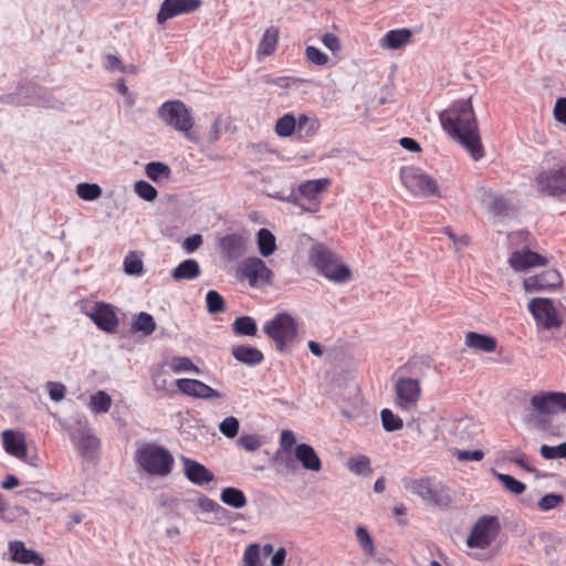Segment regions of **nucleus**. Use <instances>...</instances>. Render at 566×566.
Instances as JSON below:
<instances>
[{
	"label": "nucleus",
	"mask_w": 566,
	"mask_h": 566,
	"mask_svg": "<svg viewBox=\"0 0 566 566\" xmlns=\"http://www.w3.org/2000/svg\"><path fill=\"white\" fill-rule=\"evenodd\" d=\"M439 119L443 130L458 142L473 160L484 157L485 153L472 106V97L454 101L439 114Z\"/></svg>",
	"instance_id": "1"
},
{
	"label": "nucleus",
	"mask_w": 566,
	"mask_h": 566,
	"mask_svg": "<svg viewBox=\"0 0 566 566\" xmlns=\"http://www.w3.org/2000/svg\"><path fill=\"white\" fill-rule=\"evenodd\" d=\"M135 461L150 475L166 476L174 465V457L161 446L142 444L135 453Z\"/></svg>",
	"instance_id": "2"
},
{
	"label": "nucleus",
	"mask_w": 566,
	"mask_h": 566,
	"mask_svg": "<svg viewBox=\"0 0 566 566\" xmlns=\"http://www.w3.org/2000/svg\"><path fill=\"white\" fill-rule=\"evenodd\" d=\"M314 266L329 281L346 283L352 279L350 269L338 262L336 254L323 244H316L311 250Z\"/></svg>",
	"instance_id": "3"
},
{
	"label": "nucleus",
	"mask_w": 566,
	"mask_h": 566,
	"mask_svg": "<svg viewBox=\"0 0 566 566\" xmlns=\"http://www.w3.org/2000/svg\"><path fill=\"white\" fill-rule=\"evenodd\" d=\"M265 335L275 344V349L284 352L297 337L298 325L292 315L282 312L263 326Z\"/></svg>",
	"instance_id": "4"
},
{
	"label": "nucleus",
	"mask_w": 566,
	"mask_h": 566,
	"mask_svg": "<svg viewBox=\"0 0 566 566\" xmlns=\"http://www.w3.org/2000/svg\"><path fill=\"white\" fill-rule=\"evenodd\" d=\"M157 114L167 126L182 133L186 138L196 140L191 132L195 120L185 103L178 99L165 102Z\"/></svg>",
	"instance_id": "5"
},
{
	"label": "nucleus",
	"mask_w": 566,
	"mask_h": 566,
	"mask_svg": "<svg viewBox=\"0 0 566 566\" xmlns=\"http://www.w3.org/2000/svg\"><path fill=\"white\" fill-rule=\"evenodd\" d=\"M405 488L433 505L447 506L451 501L448 490L431 478L406 480Z\"/></svg>",
	"instance_id": "6"
},
{
	"label": "nucleus",
	"mask_w": 566,
	"mask_h": 566,
	"mask_svg": "<svg viewBox=\"0 0 566 566\" xmlns=\"http://www.w3.org/2000/svg\"><path fill=\"white\" fill-rule=\"evenodd\" d=\"M501 532V524L496 516L483 515L473 525L467 545L471 548H488Z\"/></svg>",
	"instance_id": "7"
},
{
	"label": "nucleus",
	"mask_w": 566,
	"mask_h": 566,
	"mask_svg": "<svg viewBox=\"0 0 566 566\" xmlns=\"http://www.w3.org/2000/svg\"><path fill=\"white\" fill-rule=\"evenodd\" d=\"M400 177L405 187L417 197L440 196L436 179L418 168L403 167L400 170Z\"/></svg>",
	"instance_id": "8"
},
{
	"label": "nucleus",
	"mask_w": 566,
	"mask_h": 566,
	"mask_svg": "<svg viewBox=\"0 0 566 566\" xmlns=\"http://www.w3.org/2000/svg\"><path fill=\"white\" fill-rule=\"evenodd\" d=\"M528 311L534 316L537 325L544 329L557 328L563 319L551 298L534 297L530 301Z\"/></svg>",
	"instance_id": "9"
},
{
	"label": "nucleus",
	"mask_w": 566,
	"mask_h": 566,
	"mask_svg": "<svg viewBox=\"0 0 566 566\" xmlns=\"http://www.w3.org/2000/svg\"><path fill=\"white\" fill-rule=\"evenodd\" d=\"M248 238L237 232L227 233L217 239L219 253L228 262H235L243 258L248 251Z\"/></svg>",
	"instance_id": "10"
},
{
	"label": "nucleus",
	"mask_w": 566,
	"mask_h": 566,
	"mask_svg": "<svg viewBox=\"0 0 566 566\" xmlns=\"http://www.w3.org/2000/svg\"><path fill=\"white\" fill-rule=\"evenodd\" d=\"M536 184L541 193L553 197L566 193V166L541 171Z\"/></svg>",
	"instance_id": "11"
},
{
	"label": "nucleus",
	"mask_w": 566,
	"mask_h": 566,
	"mask_svg": "<svg viewBox=\"0 0 566 566\" xmlns=\"http://www.w3.org/2000/svg\"><path fill=\"white\" fill-rule=\"evenodd\" d=\"M531 405L536 411L544 415L566 411V392L548 391L534 395Z\"/></svg>",
	"instance_id": "12"
},
{
	"label": "nucleus",
	"mask_w": 566,
	"mask_h": 566,
	"mask_svg": "<svg viewBox=\"0 0 566 566\" xmlns=\"http://www.w3.org/2000/svg\"><path fill=\"white\" fill-rule=\"evenodd\" d=\"M421 388L418 379L402 377L396 382L397 405L402 409L417 406Z\"/></svg>",
	"instance_id": "13"
},
{
	"label": "nucleus",
	"mask_w": 566,
	"mask_h": 566,
	"mask_svg": "<svg viewBox=\"0 0 566 566\" xmlns=\"http://www.w3.org/2000/svg\"><path fill=\"white\" fill-rule=\"evenodd\" d=\"M241 277L247 279L251 286L269 283L273 275L265 262L260 258H247L240 266Z\"/></svg>",
	"instance_id": "14"
},
{
	"label": "nucleus",
	"mask_w": 566,
	"mask_h": 566,
	"mask_svg": "<svg viewBox=\"0 0 566 566\" xmlns=\"http://www.w3.org/2000/svg\"><path fill=\"white\" fill-rule=\"evenodd\" d=\"M87 315L103 332L114 333L118 327V317L111 304L96 302Z\"/></svg>",
	"instance_id": "15"
},
{
	"label": "nucleus",
	"mask_w": 566,
	"mask_h": 566,
	"mask_svg": "<svg viewBox=\"0 0 566 566\" xmlns=\"http://www.w3.org/2000/svg\"><path fill=\"white\" fill-rule=\"evenodd\" d=\"M2 447L4 451L17 458L18 460L28 462L30 465L36 467L33 461H28V446L25 434L19 430L2 431Z\"/></svg>",
	"instance_id": "16"
},
{
	"label": "nucleus",
	"mask_w": 566,
	"mask_h": 566,
	"mask_svg": "<svg viewBox=\"0 0 566 566\" xmlns=\"http://www.w3.org/2000/svg\"><path fill=\"white\" fill-rule=\"evenodd\" d=\"M178 390L188 397L200 399L221 398L222 394L198 379L181 378L176 380Z\"/></svg>",
	"instance_id": "17"
},
{
	"label": "nucleus",
	"mask_w": 566,
	"mask_h": 566,
	"mask_svg": "<svg viewBox=\"0 0 566 566\" xmlns=\"http://www.w3.org/2000/svg\"><path fill=\"white\" fill-rule=\"evenodd\" d=\"M200 7V0H165L157 13V22L164 23L181 13H190Z\"/></svg>",
	"instance_id": "18"
},
{
	"label": "nucleus",
	"mask_w": 566,
	"mask_h": 566,
	"mask_svg": "<svg viewBox=\"0 0 566 566\" xmlns=\"http://www.w3.org/2000/svg\"><path fill=\"white\" fill-rule=\"evenodd\" d=\"M563 283L560 274L554 270H546L541 274L530 276L524 280L523 285L526 292H537L543 290H553Z\"/></svg>",
	"instance_id": "19"
},
{
	"label": "nucleus",
	"mask_w": 566,
	"mask_h": 566,
	"mask_svg": "<svg viewBox=\"0 0 566 566\" xmlns=\"http://www.w3.org/2000/svg\"><path fill=\"white\" fill-rule=\"evenodd\" d=\"M509 263L513 270L520 272L534 266L547 265L548 260L537 252L523 249L521 251H514L509 259Z\"/></svg>",
	"instance_id": "20"
},
{
	"label": "nucleus",
	"mask_w": 566,
	"mask_h": 566,
	"mask_svg": "<svg viewBox=\"0 0 566 566\" xmlns=\"http://www.w3.org/2000/svg\"><path fill=\"white\" fill-rule=\"evenodd\" d=\"M10 560L18 564H33L35 566L44 565V558L35 551L25 547L21 541L9 543Z\"/></svg>",
	"instance_id": "21"
},
{
	"label": "nucleus",
	"mask_w": 566,
	"mask_h": 566,
	"mask_svg": "<svg viewBox=\"0 0 566 566\" xmlns=\"http://www.w3.org/2000/svg\"><path fill=\"white\" fill-rule=\"evenodd\" d=\"M185 474L189 481L197 485H203L213 481L214 475L201 463L182 457Z\"/></svg>",
	"instance_id": "22"
},
{
	"label": "nucleus",
	"mask_w": 566,
	"mask_h": 566,
	"mask_svg": "<svg viewBox=\"0 0 566 566\" xmlns=\"http://www.w3.org/2000/svg\"><path fill=\"white\" fill-rule=\"evenodd\" d=\"M294 454L303 469L314 472L322 470V461L312 446L307 443H298L295 447Z\"/></svg>",
	"instance_id": "23"
},
{
	"label": "nucleus",
	"mask_w": 566,
	"mask_h": 566,
	"mask_svg": "<svg viewBox=\"0 0 566 566\" xmlns=\"http://www.w3.org/2000/svg\"><path fill=\"white\" fill-rule=\"evenodd\" d=\"M232 356L240 363L248 366H256L264 359L263 353L249 345H238L232 348Z\"/></svg>",
	"instance_id": "24"
},
{
	"label": "nucleus",
	"mask_w": 566,
	"mask_h": 566,
	"mask_svg": "<svg viewBox=\"0 0 566 566\" xmlns=\"http://www.w3.org/2000/svg\"><path fill=\"white\" fill-rule=\"evenodd\" d=\"M465 345L470 348L484 353H493L496 349L497 340L489 335L469 332L465 335Z\"/></svg>",
	"instance_id": "25"
},
{
	"label": "nucleus",
	"mask_w": 566,
	"mask_h": 566,
	"mask_svg": "<svg viewBox=\"0 0 566 566\" xmlns=\"http://www.w3.org/2000/svg\"><path fill=\"white\" fill-rule=\"evenodd\" d=\"M201 273L199 263L195 259H187L182 261L177 268L171 272V277L179 282L182 280H193L197 279Z\"/></svg>",
	"instance_id": "26"
},
{
	"label": "nucleus",
	"mask_w": 566,
	"mask_h": 566,
	"mask_svg": "<svg viewBox=\"0 0 566 566\" xmlns=\"http://www.w3.org/2000/svg\"><path fill=\"white\" fill-rule=\"evenodd\" d=\"M412 32L409 29L390 30L385 34L381 44L388 49H400L411 41Z\"/></svg>",
	"instance_id": "27"
},
{
	"label": "nucleus",
	"mask_w": 566,
	"mask_h": 566,
	"mask_svg": "<svg viewBox=\"0 0 566 566\" xmlns=\"http://www.w3.org/2000/svg\"><path fill=\"white\" fill-rule=\"evenodd\" d=\"M331 185V179L322 178L307 180L298 186V192L302 197L315 201L317 196L322 193Z\"/></svg>",
	"instance_id": "28"
},
{
	"label": "nucleus",
	"mask_w": 566,
	"mask_h": 566,
	"mask_svg": "<svg viewBox=\"0 0 566 566\" xmlns=\"http://www.w3.org/2000/svg\"><path fill=\"white\" fill-rule=\"evenodd\" d=\"M220 500L222 503L233 509H242L248 503L243 491L233 486L222 489L220 493Z\"/></svg>",
	"instance_id": "29"
},
{
	"label": "nucleus",
	"mask_w": 566,
	"mask_h": 566,
	"mask_svg": "<svg viewBox=\"0 0 566 566\" xmlns=\"http://www.w3.org/2000/svg\"><path fill=\"white\" fill-rule=\"evenodd\" d=\"M342 413L359 427H377L378 424L377 413L375 410H355L354 412L343 410Z\"/></svg>",
	"instance_id": "30"
},
{
	"label": "nucleus",
	"mask_w": 566,
	"mask_h": 566,
	"mask_svg": "<svg viewBox=\"0 0 566 566\" xmlns=\"http://www.w3.org/2000/svg\"><path fill=\"white\" fill-rule=\"evenodd\" d=\"M33 90L31 86H23L19 90V92L14 95H7L6 98L2 97V102L6 103H17L18 105H39L44 106V102L39 95H29V92Z\"/></svg>",
	"instance_id": "31"
},
{
	"label": "nucleus",
	"mask_w": 566,
	"mask_h": 566,
	"mask_svg": "<svg viewBox=\"0 0 566 566\" xmlns=\"http://www.w3.org/2000/svg\"><path fill=\"white\" fill-rule=\"evenodd\" d=\"M256 243L260 254L268 258L276 250V240L274 234L265 228H262L256 233Z\"/></svg>",
	"instance_id": "32"
},
{
	"label": "nucleus",
	"mask_w": 566,
	"mask_h": 566,
	"mask_svg": "<svg viewBox=\"0 0 566 566\" xmlns=\"http://www.w3.org/2000/svg\"><path fill=\"white\" fill-rule=\"evenodd\" d=\"M156 329V322L154 317L146 313L140 312L132 324V332L142 333L144 336L151 335Z\"/></svg>",
	"instance_id": "33"
},
{
	"label": "nucleus",
	"mask_w": 566,
	"mask_h": 566,
	"mask_svg": "<svg viewBox=\"0 0 566 566\" xmlns=\"http://www.w3.org/2000/svg\"><path fill=\"white\" fill-rule=\"evenodd\" d=\"M279 40V29L275 27H270L265 30L262 40L259 44V53L263 55H271L276 50V44Z\"/></svg>",
	"instance_id": "34"
},
{
	"label": "nucleus",
	"mask_w": 566,
	"mask_h": 566,
	"mask_svg": "<svg viewBox=\"0 0 566 566\" xmlns=\"http://www.w3.org/2000/svg\"><path fill=\"white\" fill-rule=\"evenodd\" d=\"M232 332L235 335L255 336L258 326L255 319L251 316H240L232 324Z\"/></svg>",
	"instance_id": "35"
},
{
	"label": "nucleus",
	"mask_w": 566,
	"mask_h": 566,
	"mask_svg": "<svg viewBox=\"0 0 566 566\" xmlns=\"http://www.w3.org/2000/svg\"><path fill=\"white\" fill-rule=\"evenodd\" d=\"M75 447L83 458L92 459L99 449V440L91 431Z\"/></svg>",
	"instance_id": "36"
},
{
	"label": "nucleus",
	"mask_w": 566,
	"mask_h": 566,
	"mask_svg": "<svg viewBox=\"0 0 566 566\" xmlns=\"http://www.w3.org/2000/svg\"><path fill=\"white\" fill-rule=\"evenodd\" d=\"M347 468L350 472L357 475H369L373 472L370 468V459L364 454L350 458L347 461Z\"/></svg>",
	"instance_id": "37"
},
{
	"label": "nucleus",
	"mask_w": 566,
	"mask_h": 566,
	"mask_svg": "<svg viewBox=\"0 0 566 566\" xmlns=\"http://www.w3.org/2000/svg\"><path fill=\"white\" fill-rule=\"evenodd\" d=\"M296 130V119L292 114L280 117L275 124V133L280 137H290Z\"/></svg>",
	"instance_id": "38"
},
{
	"label": "nucleus",
	"mask_w": 566,
	"mask_h": 566,
	"mask_svg": "<svg viewBox=\"0 0 566 566\" xmlns=\"http://www.w3.org/2000/svg\"><path fill=\"white\" fill-rule=\"evenodd\" d=\"M169 367L175 374L184 371L200 374L199 367L196 366L189 357L174 356L169 361Z\"/></svg>",
	"instance_id": "39"
},
{
	"label": "nucleus",
	"mask_w": 566,
	"mask_h": 566,
	"mask_svg": "<svg viewBox=\"0 0 566 566\" xmlns=\"http://www.w3.org/2000/svg\"><path fill=\"white\" fill-rule=\"evenodd\" d=\"M207 310L210 314H219L226 311V302L222 295L214 291H208L206 295Z\"/></svg>",
	"instance_id": "40"
},
{
	"label": "nucleus",
	"mask_w": 566,
	"mask_h": 566,
	"mask_svg": "<svg viewBox=\"0 0 566 566\" xmlns=\"http://www.w3.org/2000/svg\"><path fill=\"white\" fill-rule=\"evenodd\" d=\"M76 193L81 199L92 201L102 196V188L97 184L82 182L77 185Z\"/></svg>",
	"instance_id": "41"
},
{
	"label": "nucleus",
	"mask_w": 566,
	"mask_h": 566,
	"mask_svg": "<svg viewBox=\"0 0 566 566\" xmlns=\"http://www.w3.org/2000/svg\"><path fill=\"white\" fill-rule=\"evenodd\" d=\"M380 418L382 428L388 432L399 430L403 427L402 419L395 415L390 409H382L380 412Z\"/></svg>",
	"instance_id": "42"
},
{
	"label": "nucleus",
	"mask_w": 566,
	"mask_h": 566,
	"mask_svg": "<svg viewBox=\"0 0 566 566\" xmlns=\"http://www.w3.org/2000/svg\"><path fill=\"white\" fill-rule=\"evenodd\" d=\"M356 538L365 554L371 557L375 556V545L368 530L365 526L356 527Z\"/></svg>",
	"instance_id": "43"
},
{
	"label": "nucleus",
	"mask_w": 566,
	"mask_h": 566,
	"mask_svg": "<svg viewBox=\"0 0 566 566\" xmlns=\"http://www.w3.org/2000/svg\"><path fill=\"white\" fill-rule=\"evenodd\" d=\"M146 175L153 181H158L169 177L170 168L160 161H151L146 165Z\"/></svg>",
	"instance_id": "44"
},
{
	"label": "nucleus",
	"mask_w": 566,
	"mask_h": 566,
	"mask_svg": "<svg viewBox=\"0 0 566 566\" xmlns=\"http://www.w3.org/2000/svg\"><path fill=\"white\" fill-rule=\"evenodd\" d=\"M67 431L72 442L76 446L81 440L84 439L92 430L87 424V421L81 419L67 427Z\"/></svg>",
	"instance_id": "45"
},
{
	"label": "nucleus",
	"mask_w": 566,
	"mask_h": 566,
	"mask_svg": "<svg viewBox=\"0 0 566 566\" xmlns=\"http://www.w3.org/2000/svg\"><path fill=\"white\" fill-rule=\"evenodd\" d=\"M124 271L128 275H140L144 272V264L142 259L135 253L130 252L124 260Z\"/></svg>",
	"instance_id": "46"
},
{
	"label": "nucleus",
	"mask_w": 566,
	"mask_h": 566,
	"mask_svg": "<svg viewBox=\"0 0 566 566\" xmlns=\"http://www.w3.org/2000/svg\"><path fill=\"white\" fill-rule=\"evenodd\" d=\"M496 478L506 490H509L511 493L515 495L522 494L526 489L524 483L516 480L510 474L496 473Z\"/></svg>",
	"instance_id": "47"
},
{
	"label": "nucleus",
	"mask_w": 566,
	"mask_h": 566,
	"mask_svg": "<svg viewBox=\"0 0 566 566\" xmlns=\"http://www.w3.org/2000/svg\"><path fill=\"white\" fill-rule=\"evenodd\" d=\"M112 399L105 391H98L91 397L92 410L96 413L107 412L111 408Z\"/></svg>",
	"instance_id": "48"
},
{
	"label": "nucleus",
	"mask_w": 566,
	"mask_h": 566,
	"mask_svg": "<svg viewBox=\"0 0 566 566\" xmlns=\"http://www.w3.org/2000/svg\"><path fill=\"white\" fill-rule=\"evenodd\" d=\"M541 455L546 460L566 459V441L555 447L543 444L541 447Z\"/></svg>",
	"instance_id": "49"
},
{
	"label": "nucleus",
	"mask_w": 566,
	"mask_h": 566,
	"mask_svg": "<svg viewBox=\"0 0 566 566\" xmlns=\"http://www.w3.org/2000/svg\"><path fill=\"white\" fill-rule=\"evenodd\" d=\"M135 192L146 201H154L158 195L156 188L145 180L135 184Z\"/></svg>",
	"instance_id": "50"
},
{
	"label": "nucleus",
	"mask_w": 566,
	"mask_h": 566,
	"mask_svg": "<svg viewBox=\"0 0 566 566\" xmlns=\"http://www.w3.org/2000/svg\"><path fill=\"white\" fill-rule=\"evenodd\" d=\"M563 502L564 496L562 494L548 493L538 501L537 505L541 511L547 512L549 510L557 507Z\"/></svg>",
	"instance_id": "51"
},
{
	"label": "nucleus",
	"mask_w": 566,
	"mask_h": 566,
	"mask_svg": "<svg viewBox=\"0 0 566 566\" xmlns=\"http://www.w3.org/2000/svg\"><path fill=\"white\" fill-rule=\"evenodd\" d=\"M239 427L240 423L235 417H228L219 424V430L223 436L232 439L238 434Z\"/></svg>",
	"instance_id": "52"
},
{
	"label": "nucleus",
	"mask_w": 566,
	"mask_h": 566,
	"mask_svg": "<svg viewBox=\"0 0 566 566\" xmlns=\"http://www.w3.org/2000/svg\"><path fill=\"white\" fill-rule=\"evenodd\" d=\"M242 518H243L242 514L230 512L229 510L224 509L220 504L218 505L216 513H214V520H216V522H218L220 524L232 523V522H237Z\"/></svg>",
	"instance_id": "53"
},
{
	"label": "nucleus",
	"mask_w": 566,
	"mask_h": 566,
	"mask_svg": "<svg viewBox=\"0 0 566 566\" xmlns=\"http://www.w3.org/2000/svg\"><path fill=\"white\" fill-rule=\"evenodd\" d=\"M243 563L244 566H263L260 560V548L258 544H251L247 547Z\"/></svg>",
	"instance_id": "54"
},
{
	"label": "nucleus",
	"mask_w": 566,
	"mask_h": 566,
	"mask_svg": "<svg viewBox=\"0 0 566 566\" xmlns=\"http://www.w3.org/2000/svg\"><path fill=\"white\" fill-rule=\"evenodd\" d=\"M305 55L308 62L318 66H323L328 62V56L319 49L312 45L306 48Z\"/></svg>",
	"instance_id": "55"
},
{
	"label": "nucleus",
	"mask_w": 566,
	"mask_h": 566,
	"mask_svg": "<svg viewBox=\"0 0 566 566\" xmlns=\"http://www.w3.org/2000/svg\"><path fill=\"white\" fill-rule=\"evenodd\" d=\"M238 444L247 451H255L261 447V439L258 434H243L238 439Z\"/></svg>",
	"instance_id": "56"
},
{
	"label": "nucleus",
	"mask_w": 566,
	"mask_h": 566,
	"mask_svg": "<svg viewBox=\"0 0 566 566\" xmlns=\"http://www.w3.org/2000/svg\"><path fill=\"white\" fill-rule=\"evenodd\" d=\"M509 207H510L509 200L505 199L504 197L500 196V197H494L490 209L494 214L502 216L507 212Z\"/></svg>",
	"instance_id": "57"
},
{
	"label": "nucleus",
	"mask_w": 566,
	"mask_h": 566,
	"mask_svg": "<svg viewBox=\"0 0 566 566\" xmlns=\"http://www.w3.org/2000/svg\"><path fill=\"white\" fill-rule=\"evenodd\" d=\"M49 387V396L53 401H61L65 397V386L60 382L48 384Z\"/></svg>",
	"instance_id": "58"
},
{
	"label": "nucleus",
	"mask_w": 566,
	"mask_h": 566,
	"mask_svg": "<svg viewBox=\"0 0 566 566\" xmlns=\"http://www.w3.org/2000/svg\"><path fill=\"white\" fill-rule=\"evenodd\" d=\"M457 457L460 461H481L484 453L481 450H458Z\"/></svg>",
	"instance_id": "59"
},
{
	"label": "nucleus",
	"mask_w": 566,
	"mask_h": 566,
	"mask_svg": "<svg viewBox=\"0 0 566 566\" xmlns=\"http://www.w3.org/2000/svg\"><path fill=\"white\" fill-rule=\"evenodd\" d=\"M555 119L562 124H566V97L557 98L554 107Z\"/></svg>",
	"instance_id": "60"
},
{
	"label": "nucleus",
	"mask_w": 566,
	"mask_h": 566,
	"mask_svg": "<svg viewBox=\"0 0 566 566\" xmlns=\"http://www.w3.org/2000/svg\"><path fill=\"white\" fill-rule=\"evenodd\" d=\"M202 235L201 234H193V235H190L188 237L184 243H182V248L188 252V253H192L195 252L196 250H198L200 248V245L202 244Z\"/></svg>",
	"instance_id": "61"
},
{
	"label": "nucleus",
	"mask_w": 566,
	"mask_h": 566,
	"mask_svg": "<svg viewBox=\"0 0 566 566\" xmlns=\"http://www.w3.org/2000/svg\"><path fill=\"white\" fill-rule=\"evenodd\" d=\"M322 42L327 49H329L334 53L340 50L339 39L334 33H325L322 38Z\"/></svg>",
	"instance_id": "62"
},
{
	"label": "nucleus",
	"mask_w": 566,
	"mask_h": 566,
	"mask_svg": "<svg viewBox=\"0 0 566 566\" xmlns=\"http://www.w3.org/2000/svg\"><path fill=\"white\" fill-rule=\"evenodd\" d=\"M444 233L453 241L457 249L467 247L470 243V238L467 234L457 235L450 228H444Z\"/></svg>",
	"instance_id": "63"
},
{
	"label": "nucleus",
	"mask_w": 566,
	"mask_h": 566,
	"mask_svg": "<svg viewBox=\"0 0 566 566\" xmlns=\"http://www.w3.org/2000/svg\"><path fill=\"white\" fill-rule=\"evenodd\" d=\"M295 443V436L291 430H283L281 433L280 444L284 451H291Z\"/></svg>",
	"instance_id": "64"
}]
</instances>
